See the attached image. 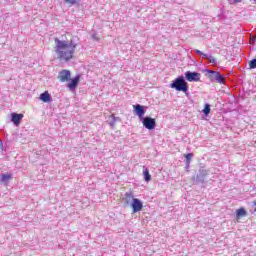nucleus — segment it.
Segmentation results:
<instances>
[{
	"label": "nucleus",
	"mask_w": 256,
	"mask_h": 256,
	"mask_svg": "<svg viewBox=\"0 0 256 256\" xmlns=\"http://www.w3.org/2000/svg\"><path fill=\"white\" fill-rule=\"evenodd\" d=\"M92 39H94L95 41H99V37H98L97 34H94V35L92 36Z\"/></svg>",
	"instance_id": "obj_22"
},
{
	"label": "nucleus",
	"mask_w": 256,
	"mask_h": 256,
	"mask_svg": "<svg viewBox=\"0 0 256 256\" xmlns=\"http://www.w3.org/2000/svg\"><path fill=\"white\" fill-rule=\"evenodd\" d=\"M110 117H111L112 119H115V114H112Z\"/></svg>",
	"instance_id": "obj_23"
},
{
	"label": "nucleus",
	"mask_w": 256,
	"mask_h": 256,
	"mask_svg": "<svg viewBox=\"0 0 256 256\" xmlns=\"http://www.w3.org/2000/svg\"><path fill=\"white\" fill-rule=\"evenodd\" d=\"M67 3H69V5H75L77 3H79V0H65Z\"/></svg>",
	"instance_id": "obj_19"
},
{
	"label": "nucleus",
	"mask_w": 256,
	"mask_h": 256,
	"mask_svg": "<svg viewBox=\"0 0 256 256\" xmlns=\"http://www.w3.org/2000/svg\"><path fill=\"white\" fill-rule=\"evenodd\" d=\"M0 145H3V141H1V139H0Z\"/></svg>",
	"instance_id": "obj_25"
},
{
	"label": "nucleus",
	"mask_w": 256,
	"mask_h": 256,
	"mask_svg": "<svg viewBox=\"0 0 256 256\" xmlns=\"http://www.w3.org/2000/svg\"><path fill=\"white\" fill-rule=\"evenodd\" d=\"M207 59L209 60V63H216V59L215 58H213V57H209L208 58V56H207Z\"/></svg>",
	"instance_id": "obj_21"
},
{
	"label": "nucleus",
	"mask_w": 256,
	"mask_h": 256,
	"mask_svg": "<svg viewBox=\"0 0 256 256\" xmlns=\"http://www.w3.org/2000/svg\"><path fill=\"white\" fill-rule=\"evenodd\" d=\"M23 117V114L12 113L11 121L14 123V125L19 126L21 125V119H23Z\"/></svg>",
	"instance_id": "obj_10"
},
{
	"label": "nucleus",
	"mask_w": 256,
	"mask_h": 256,
	"mask_svg": "<svg viewBox=\"0 0 256 256\" xmlns=\"http://www.w3.org/2000/svg\"><path fill=\"white\" fill-rule=\"evenodd\" d=\"M196 53L198 55H202V57H204L205 59H207V54H204L203 52H201L200 50H196Z\"/></svg>",
	"instance_id": "obj_20"
},
{
	"label": "nucleus",
	"mask_w": 256,
	"mask_h": 256,
	"mask_svg": "<svg viewBox=\"0 0 256 256\" xmlns=\"http://www.w3.org/2000/svg\"><path fill=\"white\" fill-rule=\"evenodd\" d=\"M134 113L139 117V119H143L145 116V107L141 106V104L133 105Z\"/></svg>",
	"instance_id": "obj_9"
},
{
	"label": "nucleus",
	"mask_w": 256,
	"mask_h": 256,
	"mask_svg": "<svg viewBox=\"0 0 256 256\" xmlns=\"http://www.w3.org/2000/svg\"><path fill=\"white\" fill-rule=\"evenodd\" d=\"M133 213H139V211H143V202L137 198L132 199L131 203Z\"/></svg>",
	"instance_id": "obj_5"
},
{
	"label": "nucleus",
	"mask_w": 256,
	"mask_h": 256,
	"mask_svg": "<svg viewBox=\"0 0 256 256\" xmlns=\"http://www.w3.org/2000/svg\"><path fill=\"white\" fill-rule=\"evenodd\" d=\"M208 73H209V76L212 81H216V83H220V84L225 83V77H223V75L219 74V72L209 70Z\"/></svg>",
	"instance_id": "obj_3"
},
{
	"label": "nucleus",
	"mask_w": 256,
	"mask_h": 256,
	"mask_svg": "<svg viewBox=\"0 0 256 256\" xmlns=\"http://www.w3.org/2000/svg\"><path fill=\"white\" fill-rule=\"evenodd\" d=\"M241 217H247V210H245V208L236 210V220L239 221Z\"/></svg>",
	"instance_id": "obj_12"
},
{
	"label": "nucleus",
	"mask_w": 256,
	"mask_h": 256,
	"mask_svg": "<svg viewBox=\"0 0 256 256\" xmlns=\"http://www.w3.org/2000/svg\"><path fill=\"white\" fill-rule=\"evenodd\" d=\"M142 124L146 129H149V131H151L155 129V125H157V122H155V118L145 117L143 118Z\"/></svg>",
	"instance_id": "obj_4"
},
{
	"label": "nucleus",
	"mask_w": 256,
	"mask_h": 256,
	"mask_svg": "<svg viewBox=\"0 0 256 256\" xmlns=\"http://www.w3.org/2000/svg\"><path fill=\"white\" fill-rule=\"evenodd\" d=\"M58 79L61 83H67L69 79H71V71L69 70H62L58 74Z\"/></svg>",
	"instance_id": "obj_6"
},
{
	"label": "nucleus",
	"mask_w": 256,
	"mask_h": 256,
	"mask_svg": "<svg viewBox=\"0 0 256 256\" xmlns=\"http://www.w3.org/2000/svg\"><path fill=\"white\" fill-rule=\"evenodd\" d=\"M171 89H176V91H182L187 93L189 91V85L183 78H176L173 83L170 84Z\"/></svg>",
	"instance_id": "obj_2"
},
{
	"label": "nucleus",
	"mask_w": 256,
	"mask_h": 256,
	"mask_svg": "<svg viewBox=\"0 0 256 256\" xmlns=\"http://www.w3.org/2000/svg\"><path fill=\"white\" fill-rule=\"evenodd\" d=\"M40 101H43V103H51L53 99L51 98V94H49V91H45L39 96Z\"/></svg>",
	"instance_id": "obj_11"
},
{
	"label": "nucleus",
	"mask_w": 256,
	"mask_h": 256,
	"mask_svg": "<svg viewBox=\"0 0 256 256\" xmlns=\"http://www.w3.org/2000/svg\"><path fill=\"white\" fill-rule=\"evenodd\" d=\"M144 175V179L147 183H149V181H151V174L149 173V169H145L143 172Z\"/></svg>",
	"instance_id": "obj_13"
},
{
	"label": "nucleus",
	"mask_w": 256,
	"mask_h": 256,
	"mask_svg": "<svg viewBox=\"0 0 256 256\" xmlns=\"http://www.w3.org/2000/svg\"><path fill=\"white\" fill-rule=\"evenodd\" d=\"M249 69H256V59L249 62Z\"/></svg>",
	"instance_id": "obj_16"
},
{
	"label": "nucleus",
	"mask_w": 256,
	"mask_h": 256,
	"mask_svg": "<svg viewBox=\"0 0 256 256\" xmlns=\"http://www.w3.org/2000/svg\"><path fill=\"white\" fill-rule=\"evenodd\" d=\"M192 157H193L192 153L185 154V158H186L187 163H191Z\"/></svg>",
	"instance_id": "obj_18"
},
{
	"label": "nucleus",
	"mask_w": 256,
	"mask_h": 256,
	"mask_svg": "<svg viewBox=\"0 0 256 256\" xmlns=\"http://www.w3.org/2000/svg\"><path fill=\"white\" fill-rule=\"evenodd\" d=\"M185 77L187 81L192 83L193 81H200L201 80V74L197 72H186Z\"/></svg>",
	"instance_id": "obj_7"
},
{
	"label": "nucleus",
	"mask_w": 256,
	"mask_h": 256,
	"mask_svg": "<svg viewBox=\"0 0 256 256\" xmlns=\"http://www.w3.org/2000/svg\"><path fill=\"white\" fill-rule=\"evenodd\" d=\"M11 179H12L11 174H2V176H1L2 183H7V181H9Z\"/></svg>",
	"instance_id": "obj_14"
},
{
	"label": "nucleus",
	"mask_w": 256,
	"mask_h": 256,
	"mask_svg": "<svg viewBox=\"0 0 256 256\" xmlns=\"http://www.w3.org/2000/svg\"><path fill=\"white\" fill-rule=\"evenodd\" d=\"M125 197H126V200H127L128 202L131 201V199H132V200L134 199L132 192H127V193L125 194Z\"/></svg>",
	"instance_id": "obj_17"
},
{
	"label": "nucleus",
	"mask_w": 256,
	"mask_h": 256,
	"mask_svg": "<svg viewBox=\"0 0 256 256\" xmlns=\"http://www.w3.org/2000/svg\"><path fill=\"white\" fill-rule=\"evenodd\" d=\"M236 3H241V0H236Z\"/></svg>",
	"instance_id": "obj_24"
},
{
	"label": "nucleus",
	"mask_w": 256,
	"mask_h": 256,
	"mask_svg": "<svg viewBox=\"0 0 256 256\" xmlns=\"http://www.w3.org/2000/svg\"><path fill=\"white\" fill-rule=\"evenodd\" d=\"M203 113L204 115H209V113H211V106L209 104H205Z\"/></svg>",
	"instance_id": "obj_15"
},
{
	"label": "nucleus",
	"mask_w": 256,
	"mask_h": 256,
	"mask_svg": "<svg viewBox=\"0 0 256 256\" xmlns=\"http://www.w3.org/2000/svg\"><path fill=\"white\" fill-rule=\"evenodd\" d=\"M79 81H81V76L77 75L67 84L68 89L75 91L77 89V85H79Z\"/></svg>",
	"instance_id": "obj_8"
},
{
	"label": "nucleus",
	"mask_w": 256,
	"mask_h": 256,
	"mask_svg": "<svg viewBox=\"0 0 256 256\" xmlns=\"http://www.w3.org/2000/svg\"><path fill=\"white\" fill-rule=\"evenodd\" d=\"M55 53L59 61H71L75 57V51L77 49V43L73 40H61L59 38H54Z\"/></svg>",
	"instance_id": "obj_1"
}]
</instances>
